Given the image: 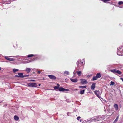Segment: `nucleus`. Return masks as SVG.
Here are the masks:
<instances>
[{"mask_svg":"<svg viewBox=\"0 0 123 123\" xmlns=\"http://www.w3.org/2000/svg\"><path fill=\"white\" fill-rule=\"evenodd\" d=\"M101 0L103 1L104 2V0Z\"/></svg>","mask_w":123,"mask_h":123,"instance_id":"obj_43","label":"nucleus"},{"mask_svg":"<svg viewBox=\"0 0 123 123\" xmlns=\"http://www.w3.org/2000/svg\"><path fill=\"white\" fill-rule=\"evenodd\" d=\"M76 72L79 76H80L81 74V71H77Z\"/></svg>","mask_w":123,"mask_h":123,"instance_id":"obj_21","label":"nucleus"},{"mask_svg":"<svg viewBox=\"0 0 123 123\" xmlns=\"http://www.w3.org/2000/svg\"><path fill=\"white\" fill-rule=\"evenodd\" d=\"M29 76L28 75H23V77H28Z\"/></svg>","mask_w":123,"mask_h":123,"instance_id":"obj_29","label":"nucleus"},{"mask_svg":"<svg viewBox=\"0 0 123 123\" xmlns=\"http://www.w3.org/2000/svg\"><path fill=\"white\" fill-rule=\"evenodd\" d=\"M31 68H28L25 69V71L27 73H29L31 71Z\"/></svg>","mask_w":123,"mask_h":123,"instance_id":"obj_14","label":"nucleus"},{"mask_svg":"<svg viewBox=\"0 0 123 123\" xmlns=\"http://www.w3.org/2000/svg\"><path fill=\"white\" fill-rule=\"evenodd\" d=\"M97 79H98V78H97V77L96 76H94L93 77L92 79V80H97Z\"/></svg>","mask_w":123,"mask_h":123,"instance_id":"obj_25","label":"nucleus"},{"mask_svg":"<svg viewBox=\"0 0 123 123\" xmlns=\"http://www.w3.org/2000/svg\"><path fill=\"white\" fill-rule=\"evenodd\" d=\"M118 7H120V6H118Z\"/></svg>","mask_w":123,"mask_h":123,"instance_id":"obj_46","label":"nucleus"},{"mask_svg":"<svg viewBox=\"0 0 123 123\" xmlns=\"http://www.w3.org/2000/svg\"><path fill=\"white\" fill-rule=\"evenodd\" d=\"M86 86H79V87L80 88H86Z\"/></svg>","mask_w":123,"mask_h":123,"instance_id":"obj_24","label":"nucleus"},{"mask_svg":"<svg viewBox=\"0 0 123 123\" xmlns=\"http://www.w3.org/2000/svg\"><path fill=\"white\" fill-rule=\"evenodd\" d=\"M119 5H120L123 4V2L122 1H119L118 3Z\"/></svg>","mask_w":123,"mask_h":123,"instance_id":"obj_27","label":"nucleus"},{"mask_svg":"<svg viewBox=\"0 0 123 123\" xmlns=\"http://www.w3.org/2000/svg\"><path fill=\"white\" fill-rule=\"evenodd\" d=\"M120 79L121 80H122L123 82V78H121Z\"/></svg>","mask_w":123,"mask_h":123,"instance_id":"obj_35","label":"nucleus"},{"mask_svg":"<svg viewBox=\"0 0 123 123\" xmlns=\"http://www.w3.org/2000/svg\"><path fill=\"white\" fill-rule=\"evenodd\" d=\"M95 83H93L92 84L91 87V89L92 90H94V88H95Z\"/></svg>","mask_w":123,"mask_h":123,"instance_id":"obj_11","label":"nucleus"},{"mask_svg":"<svg viewBox=\"0 0 123 123\" xmlns=\"http://www.w3.org/2000/svg\"><path fill=\"white\" fill-rule=\"evenodd\" d=\"M104 2L106 3L107 2L110 1V0H104Z\"/></svg>","mask_w":123,"mask_h":123,"instance_id":"obj_28","label":"nucleus"},{"mask_svg":"<svg viewBox=\"0 0 123 123\" xmlns=\"http://www.w3.org/2000/svg\"><path fill=\"white\" fill-rule=\"evenodd\" d=\"M119 116V115H118L117 117L115 119V120L113 122V123H116V122L118 120Z\"/></svg>","mask_w":123,"mask_h":123,"instance_id":"obj_20","label":"nucleus"},{"mask_svg":"<svg viewBox=\"0 0 123 123\" xmlns=\"http://www.w3.org/2000/svg\"><path fill=\"white\" fill-rule=\"evenodd\" d=\"M40 85H41L40 84H38V85H39V86H40Z\"/></svg>","mask_w":123,"mask_h":123,"instance_id":"obj_41","label":"nucleus"},{"mask_svg":"<svg viewBox=\"0 0 123 123\" xmlns=\"http://www.w3.org/2000/svg\"><path fill=\"white\" fill-rule=\"evenodd\" d=\"M85 91V90H83L80 91V93L81 94H82L84 93V92Z\"/></svg>","mask_w":123,"mask_h":123,"instance_id":"obj_23","label":"nucleus"},{"mask_svg":"<svg viewBox=\"0 0 123 123\" xmlns=\"http://www.w3.org/2000/svg\"><path fill=\"white\" fill-rule=\"evenodd\" d=\"M115 84V83L114 82L111 81V84H110V86H113Z\"/></svg>","mask_w":123,"mask_h":123,"instance_id":"obj_26","label":"nucleus"},{"mask_svg":"<svg viewBox=\"0 0 123 123\" xmlns=\"http://www.w3.org/2000/svg\"><path fill=\"white\" fill-rule=\"evenodd\" d=\"M19 77L22 78H23V74L22 73H19L18 74Z\"/></svg>","mask_w":123,"mask_h":123,"instance_id":"obj_17","label":"nucleus"},{"mask_svg":"<svg viewBox=\"0 0 123 123\" xmlns=\"http://www.w3.org/2000/svg\"><path fill=\"white\" fill-rule=\"evenodd\" d=\"M30 81H33L34 82L35 81V80H29Z\"/></svg>","mask_w":123,"mask_h":123,"instance_id":"obj_30","label":"nucleus"},{"mask_svg":"<svg viewBox=\"0 0 123 123\" xmlns=\"http://www.w3.org/2000/svg\"><path fill=\"white\" fill-rule=\"evenodd\" d=\"M10 57H14V56H10Z\"/></svg>","mask_w":123,"mask_h":123,"instance_id":"obj_42","label":"nucleus"},{"mask_svg":"<svg viewBox=\"0 0 123 123\" xmlns=\"http://www.w3.org/2000/svg\"><path fill=\"white\" fill-rule=\"evenodd\" d=\"M96 76L98 78H99L101 77V75L100 73H99L97 74Z\"/></svg>","mask_w":123,"mask_h":123,"instance_id":"obj_15","label":"nucleus"},{"mask_svg":"<svg viewBox=\"0 0 123 123\" xmlns=\"http://www.w3.org/2000/svg\"><path fill=\"white\" fill-rule=\"evenodd\" d=\"M57 86H58L59 87V86H60V85L59 84H57Z\"/></svg>","mask_w":123,"mask_h":123,"instance_id":"obj_34","label":"nucleus"},{"mask_svg":"<svg viewBox=\"0 0 123 123\" xmlns=\"http://www.w3.org/2000/svg\"><path fill=\"white\" fill-rule=\"evenodd\" d=\"M83 61L84 62V60H85V59H83Z\"/></svg>","mask_w":123,"mask_h":123,"instance_id":"obj_40","label":"nucleus"},{"mask_svg":"<svg viewBox=\"0 0 123 123\" xmlns=\"http://www.w3.org/2000/svg\"><path fill=\"white\" fill-rule=\"evenodd\" d=\"M14 119L16 120H17L19 119L18 117L16 116H14Z\"/></svg>","mask_w":123,"mask_h":123,"instance_id":"obj_22","label":"nucleus"},{"mask_svg":"<svg viewBox=\"0 0 123 123\" xmlns=\"http://www.w3.org/2000/svg\"><path fill=\"white\" fill-rule=\"evenodd\" d=\"M1 70V68L0 67V71Z\"/></svg>","mask_w":123,"mask_h":123,"instance_id":"obj_44","label":"nucleus"},{"mask_svg":"<svg viewBox=\"0 0 123 123\" xmlns=\"http://www.w3.org/2000/svg\"><path fill=\"white\" fill-rule=\"evenodd\" d=\"M12 70L13 72L14 73H15L16 72L19 70L17 69L14 68Z\"/></svg>","mask_w":123,"mask_h":123,"instance_id":"obj_19","label":"nucleus"},{"mask_svg":"<svg viewBox=\"0 0 123 123\" xmlns=\"http://www.w3.org/2000/svg\"><path fill=\"white\" fill-rule=\"evenodd\" d=\"M114 106L116 111H117L118 109V106L117 104H115L114 105Z\"/></svg>","mask_w":123,"mask_h":123,"instance_id":"obj_16","label":"nucleus"},{"mask_svg":"<svg viewBox=\"0 0 123 123\" xmlns=\"http://www.w3.org/2000/svg\"><path fill=\"white\" fill-rule=\"evenodd\" d=\"M15 77H19L18 75H15Z\"/></svg>","mask_w":123,"mask_h":123,"instance_id":"obj_37","label":"nucleus"},{"mask_svg":"<svg viewBox=\"0 0 123 123\" xmlns=\"http://www.w3.org/2000/svg\"><path fill=\"white\" fill-rule=\"evenodd\" d=\"M59 88L58 86H55L54 87L55 90L58 89L60 91L63 92L65 91H69V89H65L63 87H61Z\"/></svg>","mask_w":123,"mask_h":123,"instance_id":"obj_4","label":"nucleus"},{"mask_svg":"<svg viewBox=\"0 0 123 123\" xmlns=\"http://www.w3.org/2000/svg\"><path fill=\"white\" fill-rule=\"evenodd\" d=\"M7 104H5L4 105H3V106L4 107H6L7 106Z\"/></svg>","mask_w":123,"mask_h":123,"instance_id":"obj_32","label":"nucleus"},{"mask_svg":"<svg viewBox=\"0 0 123 123\" xmlns=\"http://www.w3.org/2000/svg\"><path fill=\"white\" fill-rule=\"evenodd\" d=\"M80 117L79 116V117H78L77 118V119L78 120H79V119H80Z\"/></svg>","mask_w":123,"mask_h":123,"instance_id":"obj_31","label":"nucleus"},{"mask_svg":"<svg viewBox=\"0 0 123 123\" xmlns=\"http://www.w3.org/2000/svg\"><path fill=\"white\" fill-rule=\"evenodd\" d=\"M111 71L114 73L116 75H117L118 74L121 75H122V72L116 69H112L111 70Z\"/></svg>","mask_w":123,"mask_h":123,"instance_id":"obj_3","label":"nucleus"},{"mask_svg":"<svg viewBox=\"0 0 123 123\" xmlns=\"http://www.w3.org/2000/svg\"><path fill=\"white\" fill-rule=\"evenodd\" d=\"M73 74H74V75L75 74V71H74L73 72Z\"/></svg>","mask_w":123,"mask_h":123,"instance_id":"obj_38","label":"nucleus"},{"mask_svg":"<svg viewBox=\"0 0 123 123\" xmlns=\"http://www.w3.org/2000/svg\"><path fill=\"white\" fill-rule=\"evenodd\" d=\"M81 62V60H78L76 62V64L78 67L80 66V63Z\"/></svg>","mask_w":123,"mask_h":123,"instance_id":"obj_12","label":"nucleus"},{"mask_svg":"<svg viewBox=\"0 0 123 123\" xmlns=\"http://www.w3.org/2000/svg\"><path fill=\"white\" fill-rule=\"evenodd\" d=\"M63 74L65 75H68L69 74V73L68 71H65L64 72Z\"/></svg>","mask_w":123,"mask_h":123,"instance_id":"obj_18","label":"nucleus"},{"mask_svg":"<svg viewBox=\"0 0 123 123\" xmlns=\"http://www.w3.org/2000/svg\"><path fill=\"white\" fill-rule=\"evenodd\" d=\"M83 63H84V62H81V64H83Z\"/></svg>","mask_w":123,"mask_h":123,"instance_id":"obj_39","label":"nucleus"},{"mask_svg":"<svg viewBox=\"0 0 123 123\" xmlns=\"http://www.w3.org/2000/svg\"><path fill=\"white\" fill-rule=\"evenodd\" d=\"M123 46H121L119 48H117V54L118 55H122V53L123 51Z\"/></svg>","mask_w":123,"mask_h":123,"instance_id":"obj_2","label":"nucleus"},{"mask_svg":"<svg viewBox=\"0 0 123 123\" xmlns=\"http://www.w3.org/2000/svg\"><path fill=\"white\" fill-rule=\"evenodd\" d=\"M33 56H37L36 57V59H37L38 57H39L40 56L38 55H34L33 54H30L27 55V56H21L17 55L16 56V58H19V59H21L22 60H23L24 59H27V58H29Z\"/></svg>","mask_w":123,"mask_h":123,"instance_id":"obj_1","label":"nucleus"},{"mask_svg":"<svg viewBox=\"0 0 123 123\" xmlns=\"http://www.w3.org/2000/svg\"><path fill=\"white\" fill-rule=\"evenodd\" d=\"M101 117L99 116H97L95 117L93 119H92L94 120V121H99L101 120Z\"/></svg>","mask_w":123,"mask_h":123,"instance_id":"obj_6","label":"nucleus"},{"mask_svg":"<svg viewBox=\"0 0 123 123\" xmlns=\"http://www.w3.org/2000/svg\"><path fill=\"white\" fill-rule=\"evenodd\" d=\"M3 56L6 59L9 61H13L14 60L13 58L8 57L7 56Z\"/></svg>","mask_w":123,"mask_h":123,"instance_id":"obj_8","label":"nucleus"},{"mask_svg":"<svg viewBox=\"0 0 123 123\" xmlns=\"http://www.w3.org/2000/svg\"><path fill=\"white\" fill-rule=\"evenodd\" d=\"M12 0L13 1V0Z\"/></svg>","mask_w":123,"mask_h":123,"instance_id":"obj_48","label":"nucleus"},{"mask_svg":"<svg viewBox=\"0 0 123 123\" xmlns=\"http://www.w3.org/2000/svg\"><path fill=\"white\" fill-rule=\"evenodd\" d=\"M13 46L14 47H15V46Z\"/></svg>","mask_w":123,"mask_h":123,"instance_id":"obj_45","label":"nucleus"},{"mask_svg":"<svg viewBox=\"0 0 123 123\" xmlns=\"http://www.w3.org/2000/svg\"><path fill=\"white\" fill-rule=\"evenodd\" d=\"M81 83L83 84H86L88 83L86 80L85 79H80Z\"/></svg>","mask_w":123,"mask_h":123,"instance_id":"obj_9","label":"nucleus"},{"mask_svg":"<svg viewBox=\"0 0 123 123\" xmlns=\"http://www.w3.org/2000/svg\"><path fill=\"white\" fill-rule=\"evenodd\" d=\"M48 76L50 79L52 80H55L56 79V77L53 75H49Z\"/></svg>","mask_w":123,"mask_h":123,"instance_id":"obj_10","label":"nucleus"},{"mask_svg":"<svg viewBox=\"0 0 123 123\" xmlns=\"http://www.w3.org/2000/svg\"><path fill=\"white\" fill-rule=\"evenodd\" d=\"M70 80L72 81L74 83L78 81V80L76 78L75 79H73L71 78L70 79Z\"/></svg>","mask_w":123,"mask_h":123,"instance_id":"obj_13","label":"nucleus"},{"mask_svg":"<svg viewBox=\"0 0 123 123\" xmlns=\"http://www.w3.org/2000/svg\"><path fill=\"white\" fill-rule=\"evenodd\" d=\"M29 62H28V61H25V63H29Z\"/></svg>","mask_w":123,"mask_h":123,"instance_id":"obj_33","label":"nucleus"},{"mask_svg":"<svg viewBox=\"0 0 123 123\" xmlns=\"http://www.w3.org/2000/svg\"><path fill=\"white\" fill-rule=\"evenodd\" d=\"M94 93L99 98L100 97L99 96V95H100L101 93H100L99 91H95L94 92Z\"/></svg>","mask_w":123,"mask_h":123,"instance_id":"obj_7","label":"nucleus"},{"mask_svg":"<svg viewBox=\"0 0 123 123\" xmlns=\"http://www.w3.org/2000/svg\"><path fill=\"white\" fill-rule=\"evenodd\" d=\"M1 55V54H0V55Z\"/></svg>","mask_w":123,"mask_h":123,"instance_id":"obj_47","label":"nucleus"},{"mask_svg":"<svg viewBox=\"0 0 123 123\" xmlns=\"http://www.w3.org/2000/svg\"><path fill=\"white\" fill-rule=\"evenodd\" d=\"M28 85L30 87H37V85L35 83H29L28 84Z\"/></svg>","mask_w":123,"mask_h":123,"instance_id":"obj_5","label":"nucleus"},{"mask_svg":"<svg viewBox=\"0 0 123 123\" xmlns=\"http://www.w3.org/2000/svg\"><path fill=\"white\" fill-rule=\"evenodd\" d=\"M38 73L39 74H40V73H41V72L40 71H38Z\"/></svg>","mask_w":123,"mask_h":123,"instance_id":"obj_36","label":"nucleus"}]
</instances>
